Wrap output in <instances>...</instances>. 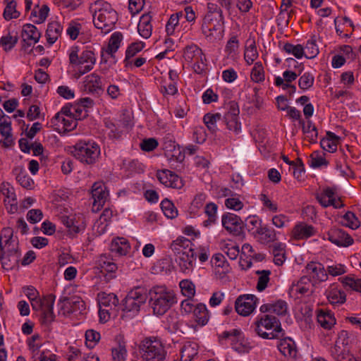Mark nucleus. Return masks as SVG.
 I'll list each match as a JSON object with an SVG mask.
<instances>
[{"instance_id":"1","label":"nucleus","mask_w":361,"mask_h":361,"mask_svg":"<svg viewBox=\"0 0 361 361\" xmlns=\"http://www.w3.org/2000/svg\"><path fill=\"white\" fill-rule=\"evenodd\" d=\"M200 23L201 33L209 42H218L224 38L225 18L222 9L217 4H207V12Z\"/></svg>"},{"instance_id":"2","label":"nucleus","mask_w":361,"mask_h":361,"mask_svg":"<svg viewBox=\"0 0 361 361\" xmlns=\"http://www.w3.org/2000/svg\"><path fill=\"white\" fill-rule=\"evenodd\" d=\"M148 302L153 314L161 316L177 302V300L172 290L164 285H157L149 289Z\"/></svg>"},{"instance_id":"3","label":"nucleus","mask_w":361,"mask_h":361,"mask_svg":"<svg viewBox=\"0 0 361 361\" xmlns=\"http://www.w3.org/2000/svg\"><path fill=\"white\" fill-rule=\"evenodd\" d=\"M93 23L96 28L106 34L114 27L117 13L111 5L106 1H97L92 6Z\"/></svg>"},{"instance_id":"4","label":"nucleus","mask_w":361,"mask_h":361,"mask_svg":"<svg viewBox=\"0 0 361 361\" xmlns=\"http://www.w3.org/2000/svg\"><path fill=\"white\" fill-rule=\"evenodd\" d=\"M190 245V241L185 237L177 238L171 243V249L178 253L176 262L180 270L185 274H190L195 267L196 257L192 248L187 249Z\"/></svg>"},{"instance_id":"5","label":"nucleus","mask_w":361,"mask_h":361,"mask_svg":"<svg viewBox=\"0 0 361 361\" xmlns=\"http://www.w3.org/2000/svg\"><path fill=\"white\" fill-rule=\"evenodd\" d=\"M140 352L144 361H165L166 351L161 341L157 337H147L140 345Z\"/></svg>"},{"instance_id":"6","label":"nucleus","mask_w":361,"mask_h":361,"mask_svg":"<svg viewBox=\"0 0 361 361\" xmlns=\"http://www.w3.org/2000/svg\"><path fill=\"white\" fill-rule=\"evenodd\" d=\"M287 69L282 73V76L276 75L274 84L276 87L286 90L290 87L295 90V87L291 83L294 82L303 71L305 66L293 58L286 59Z\"/></svg>"},{"instance_id":"7","label":"nucleus","mask_w":361,"mask_h":361,"mask_svg":"<svg viewBox=\"0 0 361 361\" xmlns=\"http://www.w3.org/2000/svg\"><path fill=\"white\" fill-rule=\"evenodd\" d=\"M71 153L81 162L94 163L100 154L99 146L93 141H79L71 150Z\"/></svg>"},{"instance_id":"8","label":"nucleus","mask_w":361,"mask_h":361,"mask_svg":"<svg viewBox=\"0 0 361 361\" xmlns=\"http://www.w3.org/2000/svg\"><path fill=\"white\" fill-rule=\"evenodd\" d=\"M350 339L346 331H341L335 345L331 349V356L336 361H361V355L354 356L350 354Z\"/></svg>"},{"instance_id":"9","label":"nucleus","mask_w":361,"mask_h":361,"mask_svg":"<svg viewBox=\"0 0 361 361\" xmlns=\"http://www.w3.org/2000/svg\"><path fill=\"white\" fill-rule=\"evenodd\" d=\"M146 301V296L143 292L135 288L130 290L121 305L122 318H132L140 310V306Z\"/></svg>"},{"instance_id":"10","label":"nucleus","mask_w":361,"mask_h":361,"mask_svg":"<svg viewBox=\"0 0 361 361\" xmlns=\"http://www.w3.org/2000/svg\"><path fill=\"white\" fill-rule=\"evenodd\" d=\"M281 330L279 320L269 314L258 317L255 322V331L263 338H275L281 332Z\"/></svg>"},{"instance_id":"11","label":"nucleus","mask_w":361,"mask_h":361,"mask_svg":"<svg viewBox=\"0 0 361 361\" xmlns=\"http://www.w3.org/2000/svg\"><path fill=\"white\" fill-rule=\"evenodd\" d=\"M123 36L120 32H114L110 36L107 45L101 50L100 66L102 70L116 63L114 54L122 44Z\"/></svg>"},{"instance_id":"12","label":"nucleus","mask_w":361,"mask_h":361,"mask_svg":"<svg viewBox=\"0 0 361 361\" xmlns=\"http://www.w3.org/2000/svg\"><path fill=\"white\" fill-rule=\"evenodd\" d=\"M180 311L182 314H192L193 320L199 326H205L210 319L209 311L202 302L193 304L190 300H183L180 302Z\"/></svg>"},{"instance_id":"13","label":"nucleus","mask_w":361,"mask_h":361,"mask_svg":"<svg viewBox=\"0 0 361 361\" xmlns=\"http://www.w3.org/2000/svg\"><path fill=\"white\" fill-rule=\"evenodd\" d=\"M219 338L226 344H229L235 351L239 353H248L251 348L244 334L238 329L225 331L219 334Z\"/></svg>"},{"instance_id":"14","label":"nucleus","mask_w":361,"mask_h":361,"mask_svg":"<svg viewBox=\"0 0 361 361\" xmlns=\"http://www.w3.org/2000/svg\"><path fill=\"white\" fill-rule=\"evenodd\" d=\"M226 110L223 118L226 128L235 135L241 132V123L239 118L240 109L235 101H229L224 104Z\"/></svg>"},{"instance_id":"15","label":"nucleus","mask_w":361,"mask_h":361,"mask_svg":"<svg viewBox=\"0 0 361 361\" xmlns=\"http://www.w3.org/2000/svg\"><path fill=\"white\" fill-rule=\"evenodd\" d=\"M54 298L51 295L39 297L31 305L32 310L40 314L42 323L49 324L54 319L53 307Z\"/></svg>"},{"instance_id":"16","label":"nucleus","mask_w":361,"mask_h":361,"mask_svg":"<svg viewBox=\"0 0 361 361\" xmlns=\"http://www.w3.org/2000/svg\"><path fill=\"white\" fill-rule=\"evenodd\" d=\"M185 61L192 66L194 71L197 74L202 73L206 69V59L202 49L196 44H190L185 47L183 52Z\"/></svg>"},{"instance_id":"17","label":"nucleus","mask_w":361,"mask_h":361,"mask_svg":"<svg viewBox=\"0 0 361 361\" xmlns=\"http://www.w3.org/2000/svg\"><path fill=\"white\" fill-rule=\"evenodd\" d=\"M305 277L312 286H317L328 280V273L324 266L318 262H310L305 267Z\"/></svg>"},{"instance_id":"18","label":"nucleus","mask_w":361,"mask_h":361,"mask_svg":"<svg viewBox=\"0 0 361 361\" xmlns=\"http://www.w3.org/2000/svg\"><path fill=\"white\" fill-rule=\"evenodd\" d=\"M258 302L259 300L255 295H240L235 300V309L240 316L247 317L255 310Z\"/></svg>"},{"instance_id":"19","label":"nucleus","mask_w":361,"mask_h":361,"mask_svg":"<svg viewBox=\"0 0 361 361\" xmlns=\"http://www.w3.org/2000/svg\"><path fill=\"white\" fill-rule=\"evenodd\" d=\"M89 32L86 22L82 19L71 20L69 23V39L77 40L84 44L89 41Z\"/></svg>"},{"instance_id":"20","label":"nucleus","mask_w":361,"mask_h":361,"mask_svg":"<svg viewBox=\"0 0 361 361\" xmlns=\"http://www.w3.org/2000/svg\"><path fill=\"white\" fill-rule=\"evenodd\" d=\"M92 197L93 199L92 210L94 212L99 211L109 196V192L103 182L99 181L93 184L91 190Z\"/></svg>"},{"instance_id":"21","label":"nucleus","mask_w":361,"mask_h":361,"mask_svg":"<svg viewBox=\"0 0 361 361\" xmlns=\"http://www.w3.org/2000/svg\"><path fill=\"white\" fill-rule=\"evenodd\" d=\"M92 104V100L85 98L79 105L69 106V131L77 126V120H80L87 115L85 108Z\"/></svg>"},{"instance_id":"22","label":"nucleus","mask_w":361,"mask_h":361,"mask_svg":"<svg viewBox=\"0 0 361 361\" xmlns=\"http://www.w3.org/2000/svg\"><path fill=\"white\" fill-rule=\"evenodd\" d=\"M221 225L229 234L236 235L241 231L243 221L239 216L226 212L221 216Z\"/></svg>"},{"instance_id":"23","label":"nucleus","mask_w":361,"mask_h":361,"mask_svg":"<svg viewBox=\"0 0 361 361\" xmlns=\"http://www.w3.org/2000/svg\"><path fill=\"white\" fill-rule=\"evenodd\" d=\"M240 257L242 268L248 269L252 266V259L260 262L264 259L265 255L263 253H256L251 245L245 243L242 246Z\"/></svg>"},{"instance_id":"24","label":"nucleus","mask_w":361,"mask_h":361,"mask_svg":"<svg viewBox=\"0 0 361 361\" xmlns=\"http://www.w3.org/2000/svg\"><path fill=\"white\" fill-rule=\"evenodd\" d=\"M80 89L90 94H99L103 90L101 77L92 73L85 76L81 83Z\"/></svg>"},{"instance_id":"25","label":"nucleus","mask_w":361,"mask_h":361,"mask_svg":"<svg viewBox=\"0 0 361 361\" xmlns=\"http://www.w3.org/2000/svg\"><path fill=\"white\" fill-rule=\"evenodd\" d=\"M326 235L329 241L340 247H348L354 242L349 234L340 228H331Z\"/></svg>"},{"instance_id":"26","label":"nucleus","mask_w":361,"mask_h":361,"mask_svg":"<svg viewBox=\"0 0 361 361\" xmlns=\"http://www.w3.org/2000/svg\"><path fill=\"white\" fill-rule=\"evenodd\" d=\"M317 199L321 205L324 207L332 206L334 208H341L343 205L340 197L332 189L329 188L318 193Z\"/></svg>"},{"instance_id":"27","label":"nucleus","mask_w":361,"mask_h":361,"mask_svg":"<svg viewBox=\"0 0 361 361\" xmlns=\"http://www.w3.org/2000/svg\"><path fill=\"white\" fill-rule=\"evenodd\" d=\"M96 63L95 54L91 50L82 51L78 56L77 61H74L72 63L79 66V72L80 74L91 71Z\"/></svg>"},{"instance_id":"28","label":"nucleus","mask_w":361,"mask_h":361,"mask_svg":"<svg viewBox=\"0 0 361 361\" xmlns=\"http://www.w3.org/2000/svg\"><path fill=\"white\" fill-rule=\"evenodd\" d=\"M86 314V305L80 296L73 295L69 297V317L71 319L76 318L83 320Z\"/></svg>"},{"instance_id":"29","label":"nucleus","mask_w":361,"mask_h":361,"mask_svg":"<svg viewBox=\"0 0 361 361\" xmlns=\"http://www.w3.org/2000/svg\"><path fill=\"white\" fill-rule=\"evenodd\" d=\"M68 105L65 104L60 111L56 113L51 120V126L61 135H66L68 131Z\"/></svg>"},{"instance_id":"30","label":"nucleus","mask_w":361,"mask_h":361,"mask_svg":"<svg viewBox=\"0 0 361 361\" xmlns=\"http://www.w3.org/2000/svg\"><path fill=\"white\" fill-rule=\"evenodd\" d=\"M157 177L159 182L166 187L179 188L182 186V180L179 176L173 171L164 169L157 172Z\"/></svg>"},{"instance_id":"31","label":"nucleus","mask_w":361,"mask_h":361,"mask_svg":"<svg viewBox=\"0 0 361 361\" xmlns=\"http://www.w3.org/2000/svg\"><path fill=\"white\" fill-rule=\"evenodd\" d=\"M97 267L107 280L116 277L117 265L106 256H101L97 261Z\"/></svg>"},{"instance_id":"32","label":"nucleus","mask_w":361,"mask_h":361,"mask_svg":"<svg viewBox=\"0 0 361 361\" xmlns=\"http://www.w3.org/2000/svg\"><path fill=\"white\" fill-rule=\"evenodd\" d=\"M325 295L331 305H342L346 301L345 293L338 287L336 283L329 285L325 290Z\"/></svg>"},{"instance_id":"33","label":"nucleus","mask_w":361,"mask_h":361,"mask_svg":"<svg viewBox=\"0 0 361 361\" xmlns=\"http://www.w3.org/2000/svg\"><path fill=\"white\" fill-rule=\"evenodd\" d=\"M316 233V229L312 225L305 222H298L291 231V237L295 240H305Z\"/></svg>"},{"instance_id":"34","label":"nucleus","mask_w":361,"mask_h":361,"mask_svg":"<svg viewBox=\"0 0 361 361\" xmlns=\"http://www.w3.org/2000/svg\"><path fill=\"white\" fill-rule=\"evenodd\" d=\"M0 134L4 137V147H9L13 145L11 121L8 116L2 115L0 117Z\"/></svg>"},{"instance_id":"35","label":"nucleus","mask_w":361,"mask_h":361,"mask_svg":"<svg viewBox=\"0 0 361 361\" xmlns=\"http://www.w3.org/2000/svg\"><path fill=\"white\" fill-rule=\"evenodd\" d=\"M109 247L111 252L118 256H126L131 250L129 240L126 238L118 236L112 238Z\"/></svg>"},{"instance_id":"36","label":"nucleus","mask_w":361,"mask_h":361,"mask_svg":"<svg viewBox=\"0 0 361 361\" xmlns=\"http://www.w3.org/2000/svg\"><path fill=\"white\" fill-rule=\"evenodd\" d=\"M13 231L10 227L1 229L0 233V247L3 252H13L17 248V243L13 238Z\"/></svg>"},{"instance_id":"37","label":"nucleus","mask_w":361,"mask_h":361,"mask_svg":"<svg viewBox=\"0 0 361 361\" xmlns=\"http://www.w3.org/2000/svg\"><path fill=\"white\" fill-rule=\"evenodd\" d=\"M85 216L81 213L69 215V237L81 233L85 228Z\"/></svg>"},{"instance_id":"38","label":"nucleus","mask_w":361,"mask_h":361,"mask_svg":"<svg viewBox=\"0 0 361 361\" xmlns=\"http://www.w3.org/2000/svg\"><path fill=\"white\" fill-rule=\"evenodd\" d=\"M1 192L5 197L4 202L7 212L10 214H15L18 207L14 188L10 186H4Z\"/></svg>"},{"instance_id":"39","label":"nucleus","mask_w":361,"mask_h":361,"mask_svg":"<svg viewBox=\"0 0 361 361\" xmlns=\"http://www.w3.org/2000/svg\"><path fill=\"white\" fill-rule=\"evenodd\" d=\"M259 311L262 313L268 312L278 316H284L288 313V305L284 300H279L272 303L261 305Z\"/></svg>"},{"instance_id":"40","label":"nucleus","mask_w":361,"mask_h":361,"mask_svg":"<svg viewBox=\"0 0 361 361\" xmlns=\"http://www.w3.org/2000/svg\"><path fill=\"white\" fill-rule=\"evenodd\" d=\"M21 37L28 45H32L39 42L41 32L34 25L27 23L23 26Z\"/></svg>"},{"instance_id":"41","label":"nucleus","mask_w":361,"mask_h":361,"mask_svg":"<svg viewBox=\"0 0 361 361\" xmlns=\"http://www.w3.org/2000/svg\"><path fill=\"white\" fill-rule=\"evenodd\" d=\"M199 345L195 342H186L180 349V357L182 361H195L198 358Z\"/></svg>"},{"instance_id":"42","label":"nucleus","mask_w":361,"mask_h":361,"mask_svg":"<svg viewBox=\"0 0 361 361\" xmlns=\"http://www.w3.org/2000/svg\"><path fill=\"white\" fill-rule=\"evenodd\" d=\"M339 282L347 290H351L361 294V278L355 274H348L338 279Z\"/></svg>"},{"instance_id":"43","label":"nucleus","mask_w":361,"mask_h":361,"mask_svg":"<svg viewBox=\"0 0 361 361\" xmlns=\"http://www.w3.org/2000/svg\"><path fill=\"white\" fill-rule=\"evenodd\" d=\"M113 216L114 212L111 209L106 208L102 212L99 218L94 224V228L97 233L101 235L106 231Z\"/></svg>"},{"instance_id":"44","label":"nucleus","mask_w":361,"mask_h":361,"mask_svg":"<svg viewBox=\"0 0 361 361\" xmlns=\"http://www.w3.org/2000/svg\"><path fill=\"white\" fill-rule=\"evenodd\" d=\"M152 16L150 13H145L141 16L137 25V32L144 39L150 37L152 33Z\"/></svg>"},{"instance_id":"45","label":"nucleus","mask_w":361,"mask_h":361,"mask_svg":"<svg viewBox=\"0 0 361 361\" xmlns=\"http://www.w3.org/2000/svg\"><path fill=\"white\" fill-rule=\"evenodd\" d=\"M98 303L99 307L108 308L118 312V299L114 293H101L98 295Z\"/></svg>"},{"instance_id":"46","label":"nucleus","mask_w":361,"mask_h":361,"mask_svg":"<svg viewBox=\"0 0 361 361\" xmlns=\"http://www.w3.org/2000/svg\"><path fill=\"white\" fill-rule=\"evenodd\" d=\"M182 18V13L177 12L170 16L166 25V32L167 35H175L183 30V23L180 22Z\"/></svg>"},{"instance_id":"47","label":"nucleus","mask_w":361,"mask_h":361,"mask_svg":"<svg viewBox=\"0 0 361 361\" xmlns=\"http://www.w3.org/2000/svg\"><path fill=\"white\" fill-rule=\"evenodd\" d=\"M255 236L262 243H273L277 240V232L267 226H262L257 228Z\"/></svg>"},{"instance_id":"48","label":"nucleus","mask_w":361,"mask_h":361,"mask_svg":"<svg viewBox=\"0 0 361 361\" xmlns=\"http://www.w3.org/2000/svg\"><path fill=\"white\" fill-rule=\"evenodd\" d=\"M279 351L285 356L294 357L296 355V347L294 341L289 338H284L278 342Z\"/></svg>"},{"instance_id":"49","label":"nucleus","mask_w":361,"mask_h":361,"mask_svg":"<svg viewBox=\"0 0 361 361\" xmlns=\"http://www.w3.org/2000/svg\"><path fill=\"white\" fill-rule=\"evenodd\" d=\"M317 318L318 323L325 329H331L336 324L334 314L329 310H320Z\"/></svg>"},{"instance_id":"50","label":"nucleus","mask_w":361,"mask_h":361,"mask_svg":"<svg viewBox=\"0 0 361 361\" xmlns=\"http://www.w3.org/2000/svg\"><path fill=\"white\" fill-rule=\"evenodd\" d=\"M62 32V27L58 21L49 23L45 33L47 42L51 45L59 39Z\"/></svg>"},{"instance_id":"51","label":"nucleus","mask_w":361,"mask_h":361,"mask_svg":"<svg viewBox=\"0 0 361 361\" xmlns=\"http://www.w3.org/2000/svg\"><path fill=\"white\" fill-rule=\"evenodd\" d=\"M317 37L312 35L307 40L305 46H303L305 57L309 59H314L319 54V49L317 44Z\"/></svg>"},{"instance_id":"52","label":"nucleus","mask_w":361,"mask_h":361,"mask_svg":"<svg viewBox=\"0 0 361 361\" xmlns=\"http://www.w3.org/2000/svg\"><path fill=\"white\" fill-rule=\"evenodd\" d=\"M212 264L216 274H224L230 271V266L222 254H215L212 257Z\"/></svg>"},{"instance_id":"53","label":"nucleus","mask_w":361,"mask_h":361,"mask_svg":"<svg viewBox=\"0 0 361 361\" xmlns=\"http://www.w3.org/2000/svg\"><path fill=\"white\" fill-rule=\"evenodd\" d=\"M286 245L283 243L276 242L272 245L274 262L276 265L281 266L286 261Z\"/></svg>"},{"instance_id":"54","label":"nucleus","mask_w":361,"mask_h":361,"mask_svg":"<svg viewBox=\"0 0 361 361\" xmlns=\"http://www.w3.org/2000/svg\"><path fill=\"white\" fill-rule=\"evenodd\" d=\"M224 52L228 59L235 60L239 54V40L236 36H232L226 42Z\"/></svg>"},{"instance_id":"55","label":"nucleus","mask_w":361,"mask_h":361,"mask_svg":"<svg viewBox=\"0 0 361 361\" xmlns=\"http://www.w3.org/2000/svg\"><path fill=\"white\" fill-rule=\"evenodd\" d=\"M339 138L334 133L328 132L325 137L321 140L322 147L329 152H334L336 150Z\"/></svg>"},{"instance_id":"56","label":"nucleus","mask_w":361,"mask_h":361,"mask_svg":"<svg viewBox=\"0 0 361 361\" xmlns=\"http://www.w3.org/2000/svg\"><path fill=\"white\" fill-rule=\"evenodd\" d=\"M266 73L264 66L261 61L254 63L250 71V80L255 83H263L265 81Z\"/></svg>"},{"instance_id":"57","label":"nucleus","mask_w":361,"mask_h":361,"mask_svg":"<svg viewBox=\"0 0 361 361\" xmlns=\"http://www.w3.org/2000/svg\"><path fill=\"white\" fill-rule=\"evenodd\" d=\"M221 119L220 113H207L203 116V122L207 129L213 134L218 130L217 122Z\"/></svg>"},{"instance_id":"58","label":"nucleus","mask_w":361,"mask_h":361,"mask_svg":"<svg viewBox=\"0 0 361 361\" xmlns=\"http://www.w3.org/2000/svg\"><path fill=\"white\" fill-rule=\"evenodd\" d=\"M339 222L345 227L353 230L358 228L360 226V221L355 214L352 212H347L341 216Z\"/></svg>"},{"instance_id":"59","label":"nucleus","mask_w":361,"mask_h":361,"mask_svg":"<svg viewBox=\"0 0 361 361\" xmlns=\"http://www.w3.org/2000/svg\"><path fill=\"white\" fill-rule=\"evenodd\" d=\"M221 250L232 260L237 259L240 255L238 245L231 240L221 243Z\"/></svg>"},{"instance_id":"60","label":"nucleus","mask_w":361,"mask_h":361,"mask_svg":"<svg viewBox=\"0 0 361 361\" xmlns=\"http://www.w3.org/2000/svg\"><path fill=\"white\" fill-rule=\"evenodd\" d=\"M18 253L17 248L13 252H3V256L1 258V264L4 269L9 270L14 267L18 260Z\"/></svg>"},{"instance_id":"61","label":"nucleus","mask_w":361,"mask_h":361,"mask_svg":"<svg viewBox=\"0 0 361 361\" xmlns=\"http://www.w3.org/2000/svg\"><path fill=\"white\" fill-rule=\"evenodd\" d=\"M178 286L181 294L187 298L186 300L192 299L196 293V286L190 279H183L179 282Z\"/></svg>"},{"instance_id":"62","label":"nucleus","mask_w":361,"mask_h":361,"mask_svg":"<svg viewBox=\"0 0 361 361\" xmlns=\"http://www.w3.org/2000/svg\"><path fill=\"white\" fill-rule=\"evenodd\" d=\"M300 125L302 126L305 138L310 142H315L317 139L318 133L312 122L310 120H307V122L303 121Z\"/></svg>"},{"instance_id":"63","label":"nucleus","mask_w":361,"mask_h":361,"mask_svg":"<svg viewBox=\"0 0 361 361\" xmlns=\"http://www.w3.org/2000/svg\"><path fill=\"white\" fill-rule=\"evenodd\" d=\"M49 12V8L47 5L41 7L37 6L31 12L30 18L33 23L41 24L45 21Z\"/></svg>"},{"instance_id":"64","label":"nucleus","mask_w":361,"mask_h":361,"mask_svg":"<svg viewBox=\"0 0 361 361\" xmlns=\"http://www.w3.org/2000/svg\"><path fill=\"white\" fill-rule=\"evenodd\" d=\"M329 164L323 152L319 151L313 152L309 159V165L313 169L326 167Z\"/></svg>"}]
</instances>
